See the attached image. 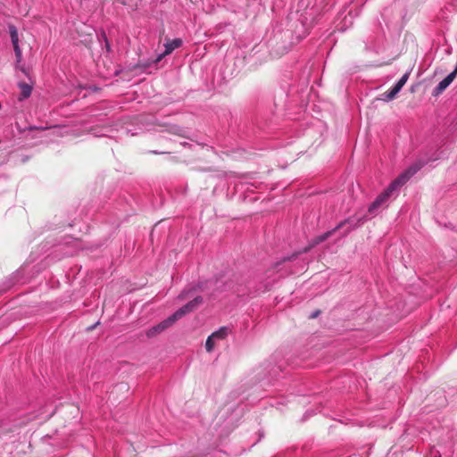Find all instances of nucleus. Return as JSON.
Segmentation results:
<instances>
[{"label": "nucleus", "mask_w": 457, "mask_h": 457, "mask_svg": "<svg viewBox=\"0 0 457 457\" xmlns=\"http://www.w3.org/2000/svg\"><path fill=\"white\" fill-rule=\"evenodd\" d=\"M425 162L419 160L411 165L405 171L400 174L394 181L400 187L403 186L414 174H416L423 166Z\"/></svg>", "instance_id": "obj_1"}, {"label": "nucleus", "mask_w": 457, "mask_h": 457, "mask_svg": "<svg viewBox=\"0 0 457 457\" xmlns=\"http://www.w3.org/2000/svg\"><path fill=\"white\" fill-rule=\"evenodd\" d=\"M398 188H400V187L397 184H395V181H392L389 187L384 192H382L370 205L368 210L369 212L373 213L374 211L384 204L388 200L392 193Z\"/></svg>", "instance_id": "obj_2"}, {"label": "nucleus", "mask_w": 457, "mask_h": 457, "mask_svg": "<svg viewBox=\"0 0 457 457\" xmlns=\"http://www.w3.org/2000/svg\"><path fill=\"white\" fill-rule=\"evenodd\" d=\"M173 324L174 323L172 322V320L169 317L166 320H164L162 322H160L158 325H156V326L151 328L150 329H148L147 332H146V336L148 337H154L156 335H158V334L162 333V331H164L166 328H168L170 326H172Z\"/></svg>", "instance_id": "obj_3"}, {"label": "nucleus", "mask_w": 457, "mask_h": 457, "mask_svg": "<svg viewBox=\"0 0 457 457\" xmlns=\"http://www.w3.org/2000/svg\"><path fill=\"white\" fill-rule=\"evenodd\" d=\"M182 45V40L180 38H175L171 41H168L164 46L165 51L159 54L158 57L155 59L154 62L157 63L161 62V60L166 56L170 54L176 48H179Z\"/></svg>", "instance_id": "obj_4"}, {"label": "nucleus", "mask_w": 457, "mask_h": 457, "mask_svg": "<svg viewBox=\"0 0 457 457\" xmlns=\"http://www.w3.org/2000/svg\"><path fill=\"white\" fill-rule=\"evenodd\" d=\"M341 226H342V224H339L333 230L327 231V232L323 233L322 235H320V236L314 237L311 241L309 245L303 250V253H307L308 251H310L315 245H317L324 242L325 240H327L336 230H337L339 228H341Z\"/></svg>", "instance_id": "obj_5"}, {"label": "nucleus", "mask_w": 457, "mask_h": 457, "mask_svg": "<svg viewBox=\"0 0 457 457\" xmlns=\"http://www.w3.org/2000/svg\"><path fill=\"white\" fill-rule=\"evenodd\" d=\"M8 29H9V33H10L11 40H12V46H13V49H14V52H15V55L19 59L21 56V48L19 46L18 30H17L16 27L14 25H12V24H9Z\"/></svg>", "instance_id": "obj_6"}, {"label": "nucleus", "mask_w": 457, "mask_h": 457, "mask_svg": "<svg viewBox=\"0 0 457 457\" xmlns=\"http://www.w3.org/2000/svg\"><path fill=\"white\" fill-rule=\"evenodd\" d=\"M18 86L21 90V95L19 96L20 101H22L30 96L32 92V87L30 85L25 82H20Z\"/></svg>", "instance_id": "obj_7"}, {"label": "nucleus", "mask_w": 457, "mask_h": 457, "mask_svg": "<svg viewBox=\"0 0 457 457\" xmlns=\"http://www.w3.org/2000/svg\"><path fill=\"white\" fill-rule=\"evenodd\" d=\"M403 87H401L398 83H396L394 87L388 91V92H386L384 95H383V98L382 100L386 101V102H389V101H392L395 98L396 95L400 92V90L402 89Z\"/></svg>", "instance_id": "obj_8"}, {"label": "nucleus", "mask_w": 457, "mask_h": 457, "mask_svg": "<svg viewBox=\"0 0 457 457\" xmlns=\"http://www.w3.org/2000/svg\"><path fill=\"white\" fill-rule=\"evenodd\" d=\"M403 87H401L398 83H396L394 87L388 91V92H386L384 95H383V98L382 100L386 101V102H389V101H392L395 98L396 95L400 92V90L402 89Z\"/></svg>", "instance_id": "obj_9"}, {"label": "nucleus", "mask_w": 457, "mask_h": 457, "mask_svg": "<svg viewBox=\"0 0 457 457\" xmlns=\"http://www.w3.org/2000/svg\"><path fill=\"white\" fill-rule=\"evenodd\" d=\"M190 312L191 311L188 309L187 305L185 304L184 306L177 310L171 316H170V318L172 320V322L175 323L178 320L181 319L183 316Z\"/></svg>", "instance_id": "obj_10"}, {"label": "nucleus", "mask_w": 457, "mask_h": 457, "mask_svg": "<svg viewBox=\"0 0 457 457\" xmlns=\"http://www.w3.org/2000/svg\"><path fill=\"white\" fill-rule=\"evenodd\" d=\"M203 303V297L202 296H196L192 301L188 302L187 303L188 309L191 311H195L197 309L201 304Z\"/></svg>", "instance_id": "obj_11"}, {"label": "nucleus", "mask_w": 457, "mask_h": 457, "mask_svg": "<svg viewBox=\"0 0 457 457\" xmlns=\"http://www.w3.org/2000/svg\"><path fill=\"white\" fill-rule=\"evenodd\" d=\"M211 336L214 338V340H222L228 336V328L226 327H221L219 330L213 332Z\"/></svg>", "instance_id": "obj_12"}, {"label": "nucleus", "mask_w": 457, "mask_h": 457, "mask_svg": "<svg viewBox=\"0 0 457 457\" xmlns=\"http://www.w3.org/2000/svg\"><path fill=\"white\" fill-rule=\"evenodd\" d=\"M205 348L207 352H212L214 348V338L210 336L208 337L206 343H205Z\"/></svg>", "instance_id": "obj_13"}, {"label": "nucleus", "mask_w": 457, "mask_h": 457, "mask_svg": "<svg viewBox=\"0 0 457 457\" xmlns=\"http://www.w3.org/2000/svg\"><path fill=\"white\" fill-rule=\"evenodd\" d=\"M409 76H410V71H408L405 74H403V76L399 79V81L397 83L401 87H403L405 85V83L407 82V80L409 79Z\"/></svg>", "instance_id": "obj_14"}, {"label": "nucleus", "mask_w": 457, "mask_h": 457, "mask_svg": "<svg viewBox=\"0 0 457 457\" xmlns=\"http://www.w3.org/2000/svg\"><path fill=\"white\" fill-rule=\"evenodd\" d=\"M117 389H119V390H125V391H128V390H129V386H128V385H127V384H123V383H122V384H120V385H119V386H115V387L112 389V391L111 392V395H113V394L115 393V390H117Z\"/></svg>", "instance_id": "obj_15"}, {"label": "nucleus", "mask_w": 457, "mask_h": 457, "mask_svg": "<svg viewBox=\"0 0 457 457\" xmlns=\"http://www.w3.org/2000/svg\"><path fill=\"white\" fill-rule=\"evenodd\" d=\"M102 37H104V39L105 41V46H106L107 50H110V45H109V42L107 40V37H106V35L104 32H103Z\"/></svg>", "instance_id": "obj_16"}, {"label": "nucleus", "mask_w": 457, "mask_h": 457, "mask_svg": "<svg viewBox=\"0 0 457 457\" xmlns=\"http://www.w3.org/2000/svg\"><path fill=\"white\" fill-rule=\"evenodd\" d=\"M320 311H316L315 312L312 313L310 315V319H315L316 317H318V315L320 314Z\"/></svg>", "instance_id": "obj_17"}, {"label": "nucleus", "mask_w": 457, "mask_h": 457, "mask_svg": "<svg viewBox=\"0 0 457 457\" xmlns=\"http://www.w3.org/2000/svg\"><path fill=\"white\" fill-rule=\"evenodd\" d=\"M181 145H182L183 146H189V144H188V143H187V142L181 143Z\"/></svg>", "instance_id": "obj_18"}, {"label": "nucleus", "mask_w": 457, "mask_h": 457, "mask_svg": "<svg viewBox=\"0 0 457 457\" xmlns=\"http://www.w3.org/2000/svg\"><path fill=\"white\" fill-rule=\"evenodd\" d=\"M297 254H298V253L294 254L292 257H289L287 260H289V261H290V260H292V259H293L294 257H295Z\"/></svg>", "instance_id": "obj_19"}]
</instances>
